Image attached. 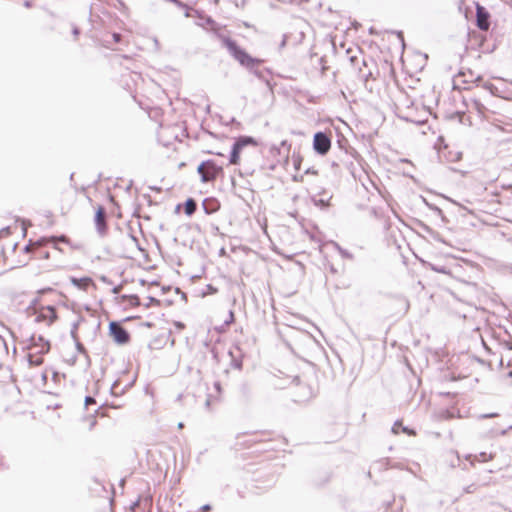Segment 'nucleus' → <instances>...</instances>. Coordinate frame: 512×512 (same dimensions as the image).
<instances>
[{
    "label": "nucleus",
    "instance_id": "a878e982",
    "mask_svg": "<svg viewBox=\"0 0 512 512\" xmlns=\"http://www.w3.org/2000/svg\"><path fill=\"white\" fill-rule=\"evenodd\" d=\"M24 5H25L26 7H30V3H29L28 1H25Z\"/></svg>",
    "mask_w": 512,
    "mask_h": 512
},
{
    "label": "nucleus",
    "instance_id": "39448f33",
    "mask_svg": "<svg viewBox=\"0 0 512 512\" xmlns=\"http://www.w3.org/2000/svg\"><path fill=\"white\" fill-rule=\"evenodd\" d=\"M46 241H47V243L52 244L55 249H58L61 252L65 251V248L63 247V245L66 248L73 250V251L82 249V245L80 243L73 242L70 238H68L64 235L59 236V237L46 238Z\"/></svg>",
    "mask_w": 512,
    "mask_h": 512
},
{
    "label": "nucleus",
    "instance_id": "f8f14e48",
    "mask_svg": "<svg viewBox=\"0 0 512 512\" xmlns=\"http://www.w3.org/2000/svg\"><path fill=\"white\" fill-rule=\"evenodd\" d=\"M35 346H30L29 347V352H28V360H29V363L33 366H39L43 363V355L44 354H40L38 351H35Z\"/></svg>",
    "mask_w": 512,
    "mask_h": 512
},
{
    "label": "nucleus",
    "instance_id": "5701e85b",
    "mask_svg": "<svg viewBox=\"0 0 512 512\" xmlns=\"http://www.w3.org/2000/svg\"><path fill=\"white\" fill-rule=\"evenodd\" d=\"M201 509L203 512H207L211 509V507L209 505H204Z\"/></svg>",
    "mask_w": 512,
    "mask_h": 512
},
{
    "label": "nucleus",
    "instance_id": "6e6552de",
    "mask_svg": "<svg viewBox=\"0 0 512 512\" xmlns=\"http://www.w3.org/2000/svg\"><path fill=\"white\" fill-rule=\"evenodd\" d=\"M109 334L118 344H126L130 340L129 333L117 322H111L109 325Z\"/></svg>",
    "mask_w": 512,
    "mask_h": 512
},
{
    "label": "nucleus",
    "instance_id": "1a4fd4ad",
    "mask_svg": "<svg viewBox=\"0 0 512 512\" xmlns=\"http://www.w3.org/2000/svg\"><path fill=\"white\" fill-rule=\"evenodd\" d=\"M489 12L479 3L476 4V22L477 27L482 31H488L490 28Z\"/></svg>",
    "mask_w": 512,
    "mask_h": 512
},
{
    "label": "nucleus",
    "instance_id": "a211bd4d",
    "mask_svg": "<svg viewBox=\"0 0 512 512\" xmlns=\"http://www.w3.org/2000/svg\"><path fill=\"white\" fill-rule=\"evenodd\" d=\"M112 41L110 40H104V46L107 48H111L112 44L119 43L121 41V35L119 33H112L111 34Z\"/></svg>",
    "mask_w": 512,
    "mask_h": 512
},
{
    "label": "nucleus",
    "instance_id": "f3484780",
    "mask_svg": "<svg viewBox=\"0 0 512 512\" xmlns=\"http://www.w3.org/2000/svg\"><path fill=\"white\" fill-rule=\"evenodd\" d=\"M349 61L352 66H354L356 69H358L359 72L362 71L361 64H363V65L365 64L363 58H361L357 55H354L349 58Z\"/></svg>",
    "mask_w": 512,
    "mask_h": 512
},
{
    "label": "nucleus",
    "instance_id": "412c9836",
    "mask_svg": "<svg viewBox=\"0 0 512 512\" xmlns=\"http://www.w3.org/2000/svg\"><path fill=\"white\" fill-rule=\"evenodd\" d=\"M9 234H11V227L0 230V236H7Z\"/></svg>",
    "mask_w": 512,
    "mask_h": 512
},
{
    "label": "nucleus",
    "instance_id": "f03ea898",
    "mask_svg": "<svg viewBox=\"0 0 512 512\" xmlns=\"http://www.w3.org/2000/svg\"><path fill=\"white\" fill-rule=\"evenodd\" d=\"M213 32L240 65L248 69H253L263 64L264 61L262 59L252 57L245 49L241 48L234 39L225 34L221 28H213Z\"/></svg>",
    "mask_w": 512,
    "mask_h": 512
},
{
    "label": "nucleus",
    "instance_id": "393cba45",
    "mask_svg": "<svg viewBox=\"0 0 512 512\" xmlns=\"http://www.w3.org/2000/svg\"><path fill=\"white\" fill-rule=\"evenodd\" d=\"M73 33H74V35H75V38H77V36H78V34H79L78 29H77V28H74Z\"/></svg>",
    "mask_w": 512,
    "mask_h": 512
},
{
    "label": "nucleus",
    "instance_id": "20e7f679",
    "mask_svg": "<svg viewBox=\"0 0 512 512\" xmlns=\"http://www.w3.org/2000/svg\"><path fill=\"white\" fill-rule=\"evenodd\" d=\"M258 143L253 137L249 136H241L234 143L229 159L230 165H239L240 164V154L242 150L247 146H257Z\"/></svg>",
    "mask_w": 512,
    "mask_h": 512
},
{
    "label": "nucleus",
    "instance_id": "9b49d317",
    "mask_svg": "<svg viewBox=\"0 0 512 512\" xmlns=\"http://www.w3.org/2000/svg\"><path fill=\"white\" fill-rule=\"evenodd\" d=\"M95 225H96L98 232L101 235L106 234L108 227H107V223H106L105 209L102 206H98L96 209Z\"/></svg>",
    "mask_w": 512,
    "mask_h": 512
},
{
    "label": "nucleus",
    "instance_id": "4be33fe9",
    "mask_svg": "<svg viewBox=\"0 0 512 512\" xmlns=\"http://www.w3.org/2000/svg\"><path fill=\"white\" fill-rule=\"evenodd\" d=\"M95 403H96V402H95L94 398H92V397H90V396L86 397V399H85V404H86V406H88V405H90V404H95Z\"/></svg>",
    "mask_w": 512,
    "mask_h": 512
},
{
    "label": "nucleus",
    "instance_id": "aec40b11",
    "mask_svg": "<svg viewBox=\"0 0 512 512\" xmlns=\"http://www.w3.org/2000/svg\"><path fill=\"white\" fill-rule=\"evenodd\" d=\"M302 161H303V158L300 155L293 157V163H294V167L296 170L300 169Z\"/></svg>",
    "mask_w": 512,
    "mask_h": 512
},
{
    "label": "nucleus",
    "instance_id": "7ed1b4c3",
    "mask_svg": "<svg viewBox=\"0 0 512 512\" xmlns=\"http://www.w3.org/2000/svg\"><path fill=\"white\" fill-rule=\"evenodd\" d=\"M202 182H213L219 176L223 175V168L213 160L203 161L197 168Z\"/></svg>",
    "mask_w": 512,
    "mask_h": 512
},
{
    "label": "nucleus",
    "instance_id": "4468645a",
    "mask_svg": "<svg viewBox=\"0 0 512 512\" xmlns=\"http://www.w3.org/2000/svg\"><path fill=\"white\" fill-rule=\"evenodd\" d=\"M214 388H215L217 394H216V396H210V397L207 398V400L205 402V405H206L207 408H211L220 399V396H221V393H222V389H221L220 383L219 382H215Z\"/></svg>",
    "mask_w": 512,
    "mask_h": 512
},
{
    "label": "nucleus",
    "instance_id": "b1692460",
    "mask_svg": "<svg viewBox=\"0 0 512 512\" xmlns=\"http://www.w3.org/2000/svg\"><path fill=\"white\" fill-rule=\"evenodd\" d=\"M207 153H208V154H215V155H218V156H223V154H222V153H220V152H211V151H208Z\"/></svg>",
    "mask_w": 512,
    "mask_h": 512
},
{
    "label": "nucleus",
    "instance_id": "ddd939ff",
    "mask_svg": "<svg viewBox=\"0 0 512 512\" xmlns=\"http://www.w3.org/2000/svg\"><path fill=\"white\" fill-rule=\"evenodd\" d=\"M33 344L31 346H35V351H38L40 354H45L50 350V344L48 341L44 340L42 337L38 338V343L35 342V338H32Z\"/></svg>",
    "mask_w": 512,
    "mask_h": 512
},
{
    "label": "nucleus",
    "instance_id": "2eb2a0df",
    "mask_svg": "<svg viewBox=\"0 0 512 512\" xmlns=\"http://www.w3.org/2000/svg\"><path fill=\"white\" fill-rule=\"evenodd\" d=\"M305 175H313V176L317 177L318 176V170H316L314 168L307 169L304 174H296V175H294L293 176V181L294 182H304Z\"/></svg>",
    "mask_w": 512,
    "mask_h": 512
},
{
    "label": "nucleus",
    "instance_id": "9d476101",
    "mask_svg": "<svg viewBox=\"0 0 512 512\" xmlns=\"http://www.w3.org/2000/svg\"><path fill=\"white\" fill-rule=\"evenodd\" d=\"M71 283L73 286L78 288L79 290L88 292L90 290H96V284L91 277H81V278H71Z\"/></svg>",
    "mask_w": 512,
    "mask_h": 512
},
{
    "label": "nucleus",
    "instance_id": "dca6fc26",
    "mask_svg": "<svg viewBox=\"0 0 512 512\" xmlns=\"http://www.w3.org/2000/svg\"><path fill=\"white\" fill-rule=\"evenodd\" d=\"M196 207V202L192 198H189L184 204V211L190 216L196 211Z\"/></svg>",
    "mask_w": 512,
    "mask_h": 512
},
{
    "label": "nucleus",
    "instance_id": "423d86ee",
    "mask_svg": "<svg viewBox=\"0 0 512 512\" xmlns=\"http://www.w3.org/2000/svg\"><path fill=\"white\" fill-rule=\"evenodd\" d=\"M313 148L318 154L326 155L331 148V136L324 132L315 133Z\"/></svg>",
    "mask_w": 512,
    "mask_h": 512
},
{
    "label": "nucleus",
    "instance_id": "bb28decb",
    "mask_svg": "<svg viewBox=\"0 0 512 512\" xmlns=\"http://www.w3.org/2000/svg\"><path fill=\"white\" fill-rule=\"evenodd\" d=\"M185 165H186V164H185L184 162H182V163H180V164H179V167H180V168H182V167H184Z\"/></svg>",
    "mask_w": 512,
    "mask_h": 512
},
{
    "label": "nucleus",
    "instance_id": "f257e3e1",
    "mask_svg": "<svg viewBox=\"0 0 512 512\" xmlns=\"http://www.w3.org/2000/svg\"><path fill=\"white\" fill-rule=\"evenodd\" d=\"M42 297L35 306V321L52 325L60 319V305L64 304V295L53 289L40 291Z\"/></svg>",
    "mask_w": 512,
    "mask_h": 512
},
{
    "label": "nucleus",
    "instance_id": "6ab92c4d",
    "mask_svg": "<svg viewBox=\"0 0 512 512\" xmlns=\"http://www.w3.org/2000/svg\"><path fill=\"white\" fill-rule=\"evenodd\" d=\"M85 424L87 425L88 430H92L96 425V418L95 416H89L85 420Z\"/></svg>",
    "mask_w": 512,
    "mask_h": 512
},
{
    "label": "nucleus",
    "instance_id": "0eeeda50",
    "mask_svg": "<svg viewBox=\"0 0 512 512\" xmlns=\"http://www.w3.org/2000/svg\"><path fill=\"white\" fill-rule=\"evenodd\" d=\"M48 244L45 239L39 240L37 242H32L25 246L24 251L27 254H30L28 259L31 258H47L48 252L45 251V245Z\"/></svg>",
    "mask_w": 512,
    "mask_h": 512
}]
</instances>
